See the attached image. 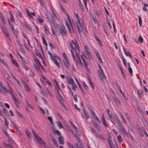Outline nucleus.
Wrapping results in <instances>:
<instances>
[{
  "label": "nucleus",
  "instance_id": "2f4dec72",
  "mask_svg": "<svg viewBox=\"0 0 148 148\" xmlns=\"http://www.w3.org/2000/svg\"><path fill=\"white\" fill-rule=\"evenodd\" d=\"M118 88L119 90V91L121 93H122V95H123V96L124 98L126 100H127V98L125 96L124 94L123 93V92H122V91L121 90V87L120 86H118Z\"/></svg>",
  "mask_w": 148,
  "mask_h": 148
},
{
  "label": "nucleus",
  "instance_id": "dca6fc26",
  "mask_svg": "<svg viewBox=\"0 0 148 148\" xmlns=\"http://www.w3.org/2000/svg\"><path fill=\"white\" fill-rule=\"evenodd\" d=\"M47 19H48L49 21L52 23H53L54 22L53 17L51 15H50L48 16H47Z\"/></svg>",
  "mask_w": 148,
  "mask_h": 148
},
{
  "label": "nucleus",
  "instance_id": "f3484780",
  "mask_svg": "<svg viewBox=\"0 0 148 148\" xmlns=\"http://www.w3.org/2000/svg\"><path fill=\"white\" fill-rule=\"evenodd\" d=\"M63 62L66 67L67 69H69V67L70 66V64L68 60H63Z\"/></svg>",
  "mask_w": 148,
  "mask_h": 148
},
{
  "label": "nucleus",
  "instance_id": "338daca9",
  "mask_svg": "<svg viewBox=\"0 0 148 148\" xmlns=\"http://www.w3.org/2000/svg\"><path fill=\"white\" fill-rule=\"evenodd\" d=\"M125 115L127 120L130 121V119L128 114L126 112L125 114Z\"/></svg>",
  "mask_w": 148,
  "mask_h": 148
},
{
  "label": "nucleus",
  "instance_id": "a211bd4d",
  "mask_svg": "<svg viewBox=\"0 0 148 148\" xmlns=\"http://www.w3.org/2000/svg\"><path fill=\"white\" fill-rule=\"evenodd\" d=\"M24 25L25 27L28 30L30 31H32V29L31 27L27 23H26V22L24 23Z\"/></svg>",
  "mask_w": 148,
  "mask_h": 148
},
{
  "label": "nucleus",
  "instance_id": "58836bf2",
  "mask_svg": "<svg viewBox=\"0 0 148 148\" xmlns=\"http://www.w3.org/2000/svg\"><path fill=\"white\" fill-rule=\"evenodd\" d=\"M25 132H26V134L27 136L29 138L30 137L31 134L30 133L29 131L28 130H27V129H25Z\"/></svg>",
  "mask_w": 148,
  "mask_h": 148
},
{
  "label": "nucleus",
  "instance_id": "6ab92c4d",
  "mask_svg": "<svg viewBox=\"0 0 148 148\" xmlns=\"http://www.w3.org/2000/svg\"><path fill=\"white\" fill-rule=\"evenodd\" d=\"M58 140L59 143L60 144L63 145L64 143V140L62 136H60L58 137Z\"/></svg>",
  "mask_w": 148,
  "mask_h": 148
},
{
  "label": "nucleus",
  "instance_id": "680f3d73",
  "mask_svg": "<svg viewBox=\"0 0 148 148\" xmlns=\"http://www.w3.org/2000/svg\"><path fill=\"white\" fill-rule=\"evenodd\" d=\"M121 116L123 122L125 124H126V121L125 120V119L124 118V116L123 115L121 114Z\"/></svg>",
  "mask_w": 148,
  "mask_h": 148
},
{
  "label": "nucleus",
  "instance_id": "2eb2a0df",
  "mask_svg": "<svg viewBox=\"0 0 148 148\" xmlns=\"http://www.w3.org/2000/svg\"><path fill=\"white\" fill-rule=\"evenodd\" d=\"M83 111L86 119H87L89 118L90 117V115L88 114V112L86 111L85 108H83Z\"/></svg>",
  "mask_w": 148,
  "mask_h": 148
},
{
  "label": "nucleus",
  "instance_id": "0eeeda50",
  "mask_svg": "<svg viewBox=\"0 0 148 148\" xmlns=\"http://www.w3.org/2000/svg\"><path fill=\"white\" fill-rule=\"evenodd\" d=\"M36 140L40 144H42L45 148H46V144L43 139L40 137L38 136L35 138Z\"/></svg>",
  "mask_w": 148,
  "mask_h": 148
},
{
  "label": "nucleus",
  "instance_id": "6e6d98bb",
  "mask_svg": "<svg viewBox=\"0 0 148 148\" xmlns=\"http://www.w3.org/2000/svg\"><path fill=\"white\" fill-rule=\"evenodd\" d=\"M16 114L20 117L21 118H23V115H22L18 111L16 110Z\"/></svg>",
  "mask_w": 148,
  "mask_h": 148
},
{
  "label": "nucleus",
  "instance_id": "603ef678",
  "mask_svg": "<svg viewBox=\"0 0 148 148\" xmlns=\"http://www.w3.org/2000/svg\"><path fill=\"white\" fill-rule=\"evenodd\" d=\"M53 62L57 66H58V67L59 68H60V64L57 61V60H56L54 61Z\"/></svg>",
  "mask_w": 148,
  "mask_h": 148
},
{
  "label": "nucleus",
  "instance_id": "c03bdc74",
  "mask_svg": "<svg viewBox=\"0 0 148 148\" xmlns=\"http://www.w3.org/2000/svg\"><path fill=\"white\" fill-rule=\"evenodd\" d=\"M116 120L119 125H118L119 127L123 125L122 123V122L121 121H120L119 118L117 119H116Z\"/></svg>",
  "mask_w": 148,
  "mask_h": 148
},
{
  "label": "nucleus",
  "instance_id": "f257e3e1",
  "mask_svg": "<svg viewBox=\"0 0 148 148\" xmlns=\"http://www.w3.org/2000/svg\"><path fill=\"white\" fill-rule=\"evenodd\" d=\"M75 16L77 19V21L76 23L74 24V25L76 27H77L79 33L81 35L84 36L85 35V33L83 31V29L84 20L81 19L82 22V23H81L80 20L79 19L78 14L75 13Z\"/></svg>",
  "mask_w": 148,
  "mask_h": 148
},
{
  "label": "nucleus",
  "instance_id": "412c9836",
  "mask_svg": "<svg viewBox=\"0 0 148 148\" xmlns=\"http://www.w3.org/2000/svg\"><path fill=\"white\" fill-rule=\"evenodd\" d=\"M66 25L67 27V28L68 30V31L70 33H71L72 32L71 28V25H70L69 23H68L66 21Z\"/></svg>",
  "mask_w": 148,
  "mask_h": 148
},
{
  "label": "nucleus",
  "instance_id": "aec40b11",
  "mask_svg": "<svg viewBox=\"0 0 148 148\" xmlns=\"http://www.w3.org/2000/svg\"><path fill=\"white\" fill-rule=\"evenodd\" d=\"M44 34H43L42 36V40L43 42V44L45 45V46L46 47H47V42L46 41L45 39V38L44 36ZM47 49V47H46V50Z\"/></svg>",
  "mask_w": 148,
  "mask_h": 148
},
{
  "label": "nucleus",
  "instance_id": "69168bd1",
  "mask_svg": "<svg viewBox=\"0 0 148 148\" xmlns=\"http://www.w3.org/2000/svg\"><path fill=\"white\" fill-rule=\"evenodd\" d=\"M70 123L71 125L75 130L77 129V127L71 121H70Z\"/></svg>",
  "mask_w": 148,
  "mask_h": 148
},
{
  "label": "nucleus",
  "instance_id": "7c9ffc66",
  "mask_svg": "<svg viewBox=\"0 0 148 148\" xmlns=\"http://www.w3.org/2000/svg\"><path fill=\"white\" fill-rule=\"evenodd\" d=\"M35 52L36 56L39 57H42L41 55L37 49H35Z\"/></svg>",
  "mask_w": 148,
  "mask_h": 148
},
{
  "label": "nucleus",
  "instance_id": "20e7f679",
  "mask_svg": "<svg viewBox=\"0 0 148 148\" xmlns=\"http://www.w3.org/2000/svg\"><path fill=\"white\" fill-rule=\"evenodd\" d=\"M59 29L60 33L62 36H67V31L63 24L59 27Z\"/></svg>",
  "mask_w": 148,
  "mask_h": 148
},
{
  "label": "nucleus",
  "instance_id": "f03ea898",
  "mask_svg": "<svg viewBox=\"0 0 148 148\" xmlns=\"http://www.w3.org/2000/svg\"><path fill=\"white\" fill-rule=\"evenodd\" d=\"M81 58L84 63V66L86 69H88V58L86 57L84 52H83L81 55Z\"/></svg>",
  "mask_w": 148,
  "mask_h": 148
},
{
  "label": "nucleus",
  "instance_id": "de8ad7c7",
  "mask_svg": "<svg viewBox=\"0 0 148 148\" xmlns=\"http://www.w3.org/2000/svg\"><path fill=\"white\" fill-rule=\"evenodd\" d=\"M51 140L53 141V143L55 144L56 147H58V145L57 144V142L56 140L53 137L51 138Z\"/></svg>",
  "mask_w": 148,
  "mask_h": 148
},
{
  "label": "nucleus",
  "instance_id": "473e14b6",
  "mask_svg": "<svg viewBox=\"0 0 148 148\" xmlns=\"http://www.w3.org/2000/svg\"><path fill=\"white\" fill-rule=\"evenodd\" d=\"M44 28L45 29L46 34L47 35H49L50 34V32L48 30L46 27L45 25L44 26Z\"/></svg>",
  "mask_w": 148,
  "mask_h": 148
},
{
  "label": "nucleus",
  "instance_id": "39448f33",
  "mask_svg": "<svg viewBox=\"0 0 148 148\" xmlns=\"http://www.w3.org/2000/svg\"><path fill=\"white\" fill-rule=\"evenodd\" d=\"M72 42L74 46H73V44H72L71 43H70V46L72 49V50L75 51L76 54L77 55V50L79 52V49L78 44L77 43L74 42L73 40H72Z\"/></svg>",
  "mask_w": 148,
  "mask_h": 148
},
{
  "label": "nucleus",
  "instance_id": "a19ab883",
  "mask_svg": "<svg viewBox=\"0 0 148 148\" xmlns=\"http://www.w3.org/2000/svg\"><path fill=\"white\" fill-rule=\"evenodd\" d=\"M75 148H83V146L81 144V145H79L77 143H76L75 144Z\"/></svg>",
  "mask_w": 148,
  "mask_h": 148
},
{
  "label": "nucleus",
  "instance_id": "393cba45",
  "mask_svg": "<svg viewBox=\"0 0 148 148\" xmlns=\"http://www.w3.org/2000/svg\"><path fill=\"white\" fill-rule=\"evenodd\" d=\"M4 119L5 122V125L6 126L7 128L8 129V125L9 124L8 121L5 117H4Z\"/></svg>",
  "mask_w": 148,
  "mask_h": 148
},
{
  "label": "nucleus",
  "instance_id": "79ce46f5",
  "mask_svg": "<svg viewBox=\"0 0 148 148\" xmlns=\"http://www.w3.org/2000/svg\"><path fill=\"white\" fill-rule=\"evenodd\" d=\"M125 54L126 56H129L131 58H132V56L131 54L129 51H127L126 53H125Z\"/></svg>",
  "mask_w": 148,
  "mask_h": 148
},
{
  "label": "nucleus",
  "instance_id": "9d476101",
  "mask_svg": "<svg viewBox=\"0 0 148 148\" xmlns=\"http://www.w3.org/2000/svg\"><path fill=\"white\" fill-rule=\"evenodd\" d=\"M12 96V97L13 101H14L15 104L17 107H18V104H20V102L15 97L14 94H13Z\"/></svg>",
  "mask_w": 148,
  "mask_h": 148
},
{
  "label": "nucleus",
  "instance_id": "0e129e2a",
  "mask_svg": "<svg viewBox=\"0 0 148 148\" xmlns=\"http://www.w3.org/2000/svg\"><path fill=\"white\" fill-rule=\"evenodd\" d=\"M50 58H51V59L53 61V62L56 61V60H57L56 59V55L54 56H53V55L52 56H51L50 57Z\"/></svg>",
  "mask_w": 148,
  "mask_h": 148
},
{
  "label": "nucleus",
  "instance_id": "8fccbe9b",
  "mask_svg": "<svg viewBox=\"0 0 148 148\" xmlns=\"http://www.w3.org/2000/svg\"><path fill=\"white\" fill-rule=\"evenodd\" d=\"M138 20L139 24L140 26H142V21L140 15L139 16Z\"/></svg>",
  "mask_w": 148,
  "mask_h": 148
},
{
  "label": "nucleus",
  "instance_id": "774afa93",
  "mask_svg": "<svg viewBox=\"0 0 148 148\" xmlns=\"http://www.w3.org/2000/svg\"><path fill=\"white\" fill-rule=\"evenodd\" d=\"M49 46L52 48L53 49H55L56 47L55 45H54L52 44H51V42H49Z\"/></svg>",
  "mask_w": 148,
  "mask_h": 148
},
{
  "label": "nucleus",
  "instance_id": "f704fd0d",
  "mask_svg": "<svg viewBox=\"0 0 148 148\" xmlns=\"http://www.w3.org/2000/svg\"><path fill=\"white\" fill-rule=\"evenodd\" d=\"M89 84L91 87L92 88V89H95L93 83L91 82L90 79H89Z\"/></svg>",
  "mask_w": 148,
  "mask_h": 148
},
{
  "label": "nucleus",
  "instance_id": "864d4df0",
  "mask_svg": "<svg viewBox=\"0 0 148 148\" xmlns=\"http://www.w3.org/2000/svg\"><path fill=\"white\" fill-rule=\"evenodd\" d=\"M72 88L73 90H76V88H77V85L75 83V84H72Z\"/></svg>",
  "mask_w": 148,
  "mask_h": 148
},
{
  "label": "nucleus",
  "instance_id": "bf43d9fd",
  "mask_svg": "<svg viewBox=\"0 0 148 148\" xmlns=\"http://www.w3.org/2000/svg\"><path fill=\"white\" fill-rule=\"evenodd\" d=\"M142 129L143 131V132H144L145 135L148 137V134L146 132V130L145 128L144 127H142Z\"/></svg>",
  "mask_w": 148,
  "mask_h": 148
},
{
  "label": "nucleus",
  "instance_id": "13d9d810",
  "mask_svg": "<svg viewBox=\"0 0 148 148\" xmlns=\"http://www.w3.org/2000/svg\"><path fill=\"white\" fill-rule=\"evenodd\" d=\"M10 17H11L10 18V19L11 21L12 22H14L15 21H14V17L13 15L11 14V12H10Z\"/></svg>",
  "mask_w": 148,
  "mask_h": 148
},
{
  "label": "nucleus",
  "instance_id": "4c0bfd02",
  "mask_svg": "<svg viewBox=\"0 0 148 148\" xmlns=\"http://www.w3.org/2000/svg\"><path fill=\"white\" fill-rule=\"evenodd\" d=\"M110 120L111 121L112 123L113 124H115V121L114 118L112 116L110 117Z\"/></svg>",
  "mask_w": 148,
  "mask_h": 148
},
{
  "label": "nucleus",
  "instance_id": "4468645a",
  "mask_svg": "<svg viewBox=\"0 0 148 148\" xmlns=\"http://www.w3.org/2000/svg\"><path fill=\"white\" fill-rule=\"evenodd\" d=\"M66 81L69 84L72 85L75 84V82L73 78L71 77H69L67 78Z\"/></svg>",
  "mask_w": 148,
  "mask_h": 148
},
{
  "label": "nucleus",
  "instance_id": "72a5a7b5",
  "mask_svg": "<svg viewBox=\"0 0 148 148\" xmlns=\"http://www.w3.org/2000/svg\"><path fill=\"white\" fill-rule=\"evenodd\" d=\"M66 143H67V145L70 148H74V146H73V145L70 143L68 141H66Z\"/></svg>",
  "mask_w": 148,
  "mask_h": 148
},
{
  "label": "nucleus",
  "instance_id": "ddd939ff",
  "mask_svg": "<svg viewBox=\"0 0 148 148\" xmlns=\"http://www.w3.org/2000/svg\"><path fill=\"white\" fill-rule=\"evenodd\" d=\"M22 83L25 90V91L27 92H30L29 89L25 81H23Z\"/></svg>",
  "mask_w": 148,
  "mask_h": 148
},
{
  "label": "nucleus",
  "instance_id": "37998d69",
  "mask_svg": "<svg viewBox=\"0 0 148 148\" xmlns=\"http://www.w3.org/2000/svg\"><path fill=\"white\" fill-rule=\"evenodd\" d=\"M79 4V5L81 9H82V11L84 12V8L83 6L82 3L81 2H79L78 3Z\"/></svg>",
  "mask_w": 148,
  "mask_h": 148
},
{
  "label": "nucleus",
  "instance_id": "7ed1b4c3",
  "mask_svg": "<svg viewBox=\"0 0 148 148\" xmlns=\"http://www.w3.org/2000/svg\"><path fill=\"white\" fill-rule=\"evenodd\" d=\"M1 29L3 34L8 38L10 41L11 42V40L10 36V34L9 33V31L8 30L6 27H5L4 28L2 27H1Z\"/></svg>",
  "mask_w": 148,
  "mask_h": 148
},
{
  "label": "nucleus",
  "instance_id": "1a4fd4ad",
  "mask_svg": "<svg viewBox=\"0 0 148 148\" xmlns=\"http://www.w3.org/2000/svg\"><path fill=\"white\" fill-rule=\"evenodd\" d=\"M119 128L120 130L121 131L124 135L127 136L128 133L123 125L119 127Z\"/></svg>",
  "mask_w": 148,
  "mask_h": 148
},
{
  "label": "nucleus",
  "instance_id": "e2e57ef3",
  "mask_svg": "<svg viewBox=\"0 0 148 148\" xmlns=\"http://www.w3.org/2000/svg\"><path fill=\"white\" fill-rule=\"evenodd\" d=\"M90 109H91L90 110V113L92 114L93 115V116L95 115L96 114L95 113V112H94V111L93 110V109L91 108Z\"/></svg>",
  "mask_w": 148,
  "mask_h": 148
},
{
  "label": "nucleus",
  "instance_id": "4be33fe9",
  "mask_svg": "<svg viewBox=\"0 0 148 148\" xmlns=\"http://www.w3.org/2000/svg\"><path fill=\"white\" fill-rule=\"evenodd\" d=\"M95 136L101 140H105V138L103 135H101L98 134H96Z\"/></svg>",
  "mask_w": 148,
  "mask_h": 148
},
{
  "label": "nucleus",
  "instance_id": "423d86ee",
  "mask_svg": "<svg viewBox=\"0 0 148 148\" xmlns=\"http://www.w3.org/2000/svg\"><path fill=\"white\" fill-rule=\"evenodd\" d=\"M72 50H71V51L72 54V57H73L74 60L76 61V62L77 64H78V62H79L81 66H83V64L81 60V59H80V56H79L77 55V58L78 60H76V57H75L74 54V53L73 52Z\"/></svg>",
  "mask_w": 148,
  "mask_h": 148
},
{
  "label": "nucleus",
  "instance_id": "f8f14e48",
  "mask_svg": "<svg viewBox=\"0 0 148 148\" xmlns=\"http://www.w3.org/2000/svg\"><path fill=\"white\" fill-rule=\"evenodd\" d=\"M111 136L109 135L108 136V138H107V140L108 142L110 145V148H112L113 146V142L112 139H111Z\"/></svg>",
  "mask_w": 148,
  "mask_h": 148
},
{
  "label": "nucleus",
  "instance_id": "cd10ccee",
  "mask_svg": "<svg viewBox=\"0 0 148 148\" xmlns=\"http://www.w3.org/2000/svg\"><path fill=\"white\" fill-rule=\"evenodd\" d=\"M12 63L16 67H17L18 68V69H19L18 68V64L16 62V61L14 60H12Z\"/></svg>",
  "mask_w": 148,
  "mask_h": 148
},
{
  "label": "nucleus",
  "instance_id": "ea45409f",
  "mask_svg": "<svg viewBox=\"0 0 148 148\" xmlns=\"http://www.w3.org/2000/svg\"><path fill=\"white\" fill-rule=\"evenodd\" d=\"M98 73L100 77V78H101V79L103 80V78L101 76V74H102L101 70V69L98 70Z\"/></svg>",
  "mask_w": 148,
  "mask_h": 148
},
{
  "label": "nucleus",
  "instance_id": "49530a36",
  "mask_svg": "<svg viewBox=\"0 0 148 148\" xmlns=\"http://www.w3.org/2000/svg\"><path fill=\"white\" fill-rule=\"evenodd\" d=\"M93 117L95 119V120L99 123H101V121L100 119H99V118L97 117V116L96 115V114L93 116Z\"/></svg>",
  "mask_w": 148,
  "mask_h": 148
},
{
  "label": "nucleus",
  "instance_id": "4d7b16f0",
  "mask_svg": "<svg viewBox=\"0 0 148 148\" xmlns=\"http://www.w3.org/2000/svg\"><path fill=\"white\" fill-rule=\"evenodd\" d=\"M3 111L4 112V114H5V115L6 116L7 115V114L8 113V111L5 108H3Z\"/></svg>",
  "mask_w": 148,
  "mask_h": 148
},
{
  "label": "nucleus",
  "instance_id": "b1692460",
  "mask_svg": "<svg viewBox=\"0 0 148 148\" xmlns=\"http://www.w3.org/2000/svg\"><path fill=\"white\" fill-rule=\"evenodd\" d=\"M96 54L97 57L98 58L99 60L100 61L101 63H103V62L101 59V58L100 56V55L99 54V52L98 51L96 53Z\"/></svg>",
  "mask_w": 148,
  "mask_h": 148
},
{
  "label": "nucleus",
  "instance_id": "5701e85b",
  "mask_svg": "<svg viewBox=\"0 0 148 148\" xmlns=\"http://www.w3.org/2000/svg\"><path fill=\"white\" fill-rule=\"evenodd\" d=\"M93 125L99 131H100V128L97 123L95 122H93Z\"/></svg>",
  "mask_w": 148,
  "mask_h": 148
},
{
  "label": "nucleus",
  "instance_id": "e433bc0d",
  "mask_svg": "<svg viewBox=\"0 0 148 148\" xmlns=\"http://www.w3.org/2000/svg\"><path fill=\"white\" fill-rule=\"evenodd\" d=\"M57 124L58 126L61 129L63 128V126L60 122L58 121L57 122Z\"/></svg>",
  "mask_w": 148,
  "mask_h": 148
},
{
  "label": "nucleus",
  "instance_id": "c756f323",
  "mask_svg": "<svg viewBox=\"0 0 148 148\" xmlns=\"http://www.w3.org/2000/svg\"><path fill=\"white\" fill-rule=\"evenodd\" d=\"M103 29L104 32L106 33L107 36H109V32L108 31L107 27L104 26Z\"/></svg>",
  "mask_w": 148,
  "mask_h": 148
},
{
  "label": "nucleus",
  "instance_id": "09e8293b",
  "mask_svg": "<svg viewBox=\"0 0 148 148\" xmlns=\"http://www.w3.org/2000/svg\"><path fill=\"white\" fill-rule=\"evenodd\" d=\"M34 68L36 70L38 71H40V68L38 66H37L36 64H34Z\"/></svg>",
  "mask_w": 148,
  "mask_h": 148
},
{
  "label": "nucleus",
  "instance_id": "a878e982",
  "mask_svg": "<svg viewBox=\"0 0 148 148\" xmlns=\"http://www.w3.org/2000/svg\"><path fill=\"white\" fill-rule=\"evenodd\" d=\"M0 17L2 21H3V23L4 24H5V18L4 17L3 14L0 12Z\"/></svg>",
  "mask_w": 148,
  "mask_h": 148
},
{
  "label": "nucleus",
  "instance_id": "a18cd8bd",
  "mask_svg": "<svg viewBox=\"0 0 148 148\" xmlns=\"http://www.w3.org/2000/svg\"><path fill=\"white\" fill-rule=\"evenodd\" d=\"M54 81L56 84L55 89L56 90H59L60 88H59L58 86V84L57 82L55 80H54Z\"/></svg>",
  "mask_w": 148,
  "mask_h": 148
},
{
  "label": "nucleus",
  "instance_id": "bb28decb",
  "mask_svg": "<svg viewBox=\"0 0 148 148\" xmlns=\"http://www.w3.org/2000/svg\"><path fill=\"white\" fill-rule=\"evenodd\" d=\"M25 102L27 105V106L29 108L33 110L34 109V108L32 106V105L28 102V101L27 100H25Z\"/></svg>",
  "mask_w": 148,
  "mask_h": 148
},
{
  "label": "nucleus",
  "instance_id": "c85d7f7f",
  "mask_svg": "<svg viewBox=\"0 0 148 148\" xmlns=\"http://www.w3.org/2000/svg\"><path fill=\"white\" fill-rule=\"evenodd\" d=\"M117 138L119 141L120 144H121L123 141L122 138L120 135H119L117 136Z\"/></svg>",
  "mask_w": 148,
  "mask_h": 148
},
{
  "label": "nucleus",
  "instance_id": "6e6552de",
  "mask_svg": "<svg viewBox=\"0 0 148 148\" xmlns=\"http://www.w3.org/2000/svg\"><path fill=\"white\" fill-rule=\"evenodd\" d=\"M8 87L9 89L6 88L5 86L2 87V89L4 91L7 93L10 94L11 96L14 94L13 90L11 88L10 86L8 84Z\"/></svg>",
  "mask_w": 148,
  "mask_h": 148
},
{
  "label": "nucleus",
  "instance_id": "c9c22d12",
  "mask_svg": "<svg viewBox=\"0 0 148 148\" xmlns=\"http://www.w3.org/2000/svg\"><path fill=\"white\" fill-rule=\"evenodd\" d=\"M53 133L55 135L56 134L58 136L61 135L60 132L58 130H56V131L54 130L53 132Z\"/></svg>",
  "mask_w": 148,
  "mask_h": 148
},
{
  "label": "nucleus",
  "instance_id": "9b49d317",
  "mask_svg": "<svg viewBox=\"0 0 148 148\" xmlns=\"http://www.w3.org/2000/svg\"><path fill=\"white\" fill-rule=\"evenodd\" d=\"M102 121L103 124L106 127H108L109 126V125L108 123H107L105 118L104 117L103 114L102 115Z\"/></svg>",
  "mask_w": 148,
  "mask_h": 148
},
{
  "label": "nucleus",
  "instance_id": "052dcab7",
  "mask_svg": "<svg viewBox=\"0 0 148 148\" xmlns=\"http://www.w3.org/2000/svg\"><path fill=\"white\" fill-rule=\"evenodd\" d=\"M44 20L42 18H38V22L40 23H42Z\"/></svg>",
  "mask_w": 148,
  "mask_h": 148
},
{
  "label": "nucleus",
  "instance_id": "3c124183",
  "mask_svg": "<svg viewBox=\"0 0 148 148\" xmlns=\"http://www.w3.org/2000/svg\"><path fill=\"white\" fill-rule=\"evenodd\" d=\"M138 40L140 43H143V39L141 36H139L138 38Z\"/></svg>",
  "mask_w": 148,
  "mask_h": 148
},
{
  "label": "nucleus",
  "instance_id": "5fc2aeb1",
  "mask_svg": "<svg viewBox=\"0 0 148 148\" xmlns=\"http://www.w3.org/2000/svg\"><path fill=\"white\" fill-rule=\"evenodd\" d=\"M26 12L27 14V16L29 18H33V16L31 15V14L29 13V11H28V10H27L26 11Z\"/></svg>",
  "mask_w": 148,
  "mask_h": 148
}]
</instances>
